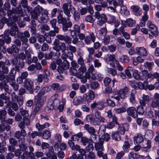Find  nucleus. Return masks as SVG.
<instances>
[{
  "mask_svg": "<svg viewBox=\"0 0 159 159\" xmlns=\"http://www.w3.org/2000/svg\"><path fill=\"white\" fill-rule=\"evenodd\" d=\"M14 14L19 15L21 16H23V10L20 5H18L16 8H13Z\"/></svg>",
  "mask_w": 159,
  "mask_h": 159,
  "instance_id": "54",
  "label": "nucleus"
},
{
  "mask_svg": "<svg viewBox=\"0 0 159 159\" xmlns=\"http://www.w3.org/2000/svg\"><path fill=\"white\" fill-rule=\"evenodd\" d=\"M57 38L61 41H64L65 43L68 44H70L71 43V38L68 35H63L61 34H57Z\"/></svg>",
  "mask_w": 159,
  "mask_h": 159,
  "instance_id": "34",
  "label": "nucleus"
},
{
  "mask_svg": "<svg viewBox=\"0 0 159 159\" xmlns=\"http://www.w3.org/2000/svg\"><path fill=\"white\" fill-rule=\"evenodd\" d=\"M144 139L142 135L140 134H137L134 137V143L135 144H139L142 143Z\"/></svg>",
  "mask_w": 159,
  "mask_h": 159,
  "instance_id": "41",
  "label": "nucleus"
},
{
  "mask_svg": "<svg viewBox=\"0 0 159 159\" xmlns=\"http://www.w3.org/2000/svg\"><path fill=\"white\" fill-rule=\"evenodd\" d=\"M42 8L39 5H37L31 12V17L35 20L38 19V17L42 11Z\"/></svg>",
  "mask_w": 159,
  "mask_h": 159,
  "instance_id": "15",
  "label": "nucleus"
},
{
  "mask_svg": "<svg viewBox=\"0 0 159 159\" xmlns=\"http://www.w3.org/2000/svg\"><path fill=\"white\" fill-rule=\"evenodd\" d=\"M95 18L99 20L97 21V24L99 26H102L107 21V17L106 15L104 14H100L98 11L95 12L94 13Z\"/></svg>",
  "mask_w": 159,
  "mask_h": 159,
  "instance_id": "9",
  "label": "nucleus"
},
{
  "mask_svg": "<svg viewBox=\"0 0 159 159\" xmlns=\"http://www.w3.org/2000/svg\"><path fill=\"white\" fill-rule=\"evenodd\" d=\"M133 69L131 66H129L125 70V72L126 75L128 76L129 78H132V75L131 72H133Z\"/></svg>",
  "mask_w": 159,
  "mask_h": 159,
  "instance_id": "64",
  "label": "nucleus"
},
{
  "mask_svg": "<svg viewBox=\"0 0 159 159\" xmlns=\"http://www.w3.org/2000/svg\"><path fill=\"white\" fill-rule=\"evenodd\" d=\"M111 136L112 139L115 141H120L121 140L120 134L117 131L112 132Z\"/></svg>",
  "mask_w": 159,
  "mask_h": 159,
  "instance_id": "43",
  "label": "nucleus"
},
{
  "mask_svg": "<svg viewBox=\"0 0 159 159\" xmlns=\"http://www.w3.org/2000/svg\"><path fill=\"white\" fill-rule=\"evenodd\" d=\"M126 110L128 116H131L134 119H136L138 117L136 108L135 107L133 106L130 107H128Z\"/></svg>",
  "mask_w": 159,
  "mask_h": 159,
  "instance_id": "20",
  "label": "nucleus"
},
{
  "mask_svg": "<svg viewBox=\"0 0 159 159\" xmlns=\"http://www.w3.org/2000/svg\"><path fill=\"white\" fill-rule=\"evenodd\" d=\"M108 98H107L105 103L106 104V107L110 106L112 107H114L116 106V103L114 101L111 99L110 95H108Z\"/></svg>",
  "mask_w": 159,
  "mask_h": 159,
  "instance_id": "45",
  "label": "nucleus"
},
{
  "mask_svg": "<svg viewBox=\"0 0 159 159\" xmlns=\"http://www.w3.org/2000/svg\"><path fill=\"white\" fill-rule=\"evenodd\" d=\"M73 140L71 139L69 140L68 142V144L69 147L72 150H75L76 149H79V146L77 144L75 145L73 141Z\"/></svg>",
  "mask_w": 159,
  "mask_h": 159,
  "instance_id": "61",
  "label": "nucleus"
},
{
  "mask_svg": "<svg viewBox=\"0 0 159 159\" xmlns=\"http://www.w3.org/2000/svg\"><path fill=\"white\" fill-rule=\"evenodd\" d=\"M139 101L140 104L146 106V104H148L150 101V97L148 95L143 94Z\"/></svg>",
  "mask_w": 159,
  "mask_h": 159,
  "instance_id": "24",
  "label": "nucleus"
},
{
  "mask_svg": "<svg viewBox=\"0 0 159 159\" xmlns=\"http://www.w3.org/2000/svg\"><path fill=\"white\" fill-rule=\"evenodd\" d=\"M86 68L85 67H80L78 70L77 75L78 77H82L84 73L86 71Z\"/></svg>",
  "mask_w": 159,
  "mask_h": 159,
  "instance_id": "60",
  "label": "nucleus"
},
{
  "mask_svg": "<svg viewBox=\"0 0 159 159\" xmlns=\"http://www.w3.org/2000/svg\"><path fill=\"white\" fill-rule=\"evenodd\" d=\"M74 29L70 30L71 34L74 35H78L80 32V27L79 25L75 24L73 26Z\"/></svg>",
  "mask_w": 159,
  "mask_h": 159,
  "instance_id": "47",
  "label": "nucleus"
},
{
  "mask_svg": "<svg viewBox=\"0 0 159 159\" xmlns=\"http://www.w3.org/2000/svg\"><path fill=\"white\" fill-rule=\"evenodd\" d=\"M129 125L127 123L119 124L118 125V131L120 134L124 135L125 134V131H127L129 129Z\"/></svg>",
  "mask_w": 159,
  "mask_h": 159,
  "instance_id": "19",
  "label": "nucleus"
},
{
  "mask_svg": "<svg viewBox=\"0 0 159 159\" xmlns=\"http://www.w3.org/2000/svg\"><path fill=\"white\" fill-rule=\"evenodd\" d=\"M85 102L89 103L90 102L95 98L94 92L91 90H89L88 92V94L84 93L83 95Z\"/></svg>",
  "mask_w": 159,
  "mask_h": 159,
  "instance_id": "13",
  "label": "nucleus"
},
{
  "mask_svg": "<svg viewBox=\"0 0 159 159\" xmlns=\"http://www.w3.org/2000/svg\"><path fill=\"white\" fill-rule=\"evenodd\" d=\"M43 139H48L51 137L50 132L48 130L46 129L42 132H41V135Z\"/></svg>",
  "mask_w": 159,
  "mask_h": 159,
  "instance_id": "56",
  "label": "nucleus"
},
{
  "mask_svg": "<svg viewBox=\"0 0 159 159\" xmlns=\"http://www.w3.org/2000/svg\"><path fill=\"white\" fill-rule=\"evenodd\" d=\"M130 8L132 10L135 16H140L142 14V11L138 6L132 5L131 6Z\"/></svg>",
  "mask_w": 159,
  "mask_h": 159,
  "instance_id": "36",
  "label": "nucleus"
},
{
  "mask_svg": "<svg viewBox=\"0 0 159 159\" xmlns=\"http://www.w3.org/2000/svg\"><path fill=\"white\" fill-rule=\"evenodd\" d=\"M58 23L62 25V29L64 31L68 30L69 28H70L72 25L71 22L67 21L66 18L63 17L61 14H59L57 16Z\"/></svg>",
  "mask_w": 159,
  "mask_h": 159,
  "instance_id": "4",
  "label": "nucleus"
},
{
  "mask_svg": "<svg viewBox=\"0 0 159 159\" xmlns=\"http://www.w3.org/2000/svg\"><path fill=\"white\" fill-rule=\"evenodd\" d=\"M119 59L120 61L123 63H128L129 61V58L126 55H122L119 57Z\"/></svg>",
  "mask_w": 159,
  "mask_h": 159,
  "instance_id": "63",
  "label": "nucleus"
},
{
  "mask_svg": "<svg viewBox=\"0 0 159 159\" xmlns=\"http://www.w3.org/2000/svg\"><path fill=\"white\" fill-rule=\"evenodd\" d=\"M20 131H17L15 133L14 136L16 139H20V137L22 136L24 138L26 135L27 133L24 129H20Z\"/></svg>",
  "mask_w": 159,
  "mask_h": 159,
  "instance_id": "32",
  "label": "nucleus"
},
{
  "mask_svg": "<svg viewBox=\"0 0 159 159\" xmlns=\"http://www.w3.org/2000/svg\"><path fill=\"white\" fill-rule=\"evenodd\" d=\"M14 58L16 59L18 61L17 64H19V62H24L23 60L26 59L25 55L24 52H21L18 54L17 56Z\"/></svg>",
  "mask_w": 159,
  "mask_h": 159,
  "instance_id": "52",
  "label": "nucleus"
},
{
  "mask_svg": "<svg viewBox=\"0 0 159 159\" xmlns=\"http://www.w3.org/2000/svg\"><path fill=\"white\" fill-rule=\"evenodd\" d=\"M153 99L150 105V107L154 109L155 107L159 106V94L155 93L153 97Z\"/></svg>",
  "mask_w": 159,
  "mask_h": 159,
  "instance_id": "21",
  "label": "nucleus"
},
{
  "mask_svg": "<svg viewBox=\"0 0 159 159\" xmlns=\"http://www.w3.org/2000/svg\"><path fill=\"white\" fill-rule=\"evenodd\" d=\"M119 34L123 36L126 40L129 39H130L129 34L125 31V30L123 26H121L119 29Z\"/></svg>",
  "mask_w": 159,
  "mask_h": 159,
  "instance_id": "31",
  "label": "nucleus"
},
{
  "mask_svg": "<svg viewBox=\"0 0 159 159\" xmlns=\"http://www.w3.org/2000/svg\"><path fill=\"white\" fill-rule=\"evenodd\" d=\"M145 106H143L142 105L140 104L136 108V110L137 115H143L145 112V109L144 107Z\"/></svg>",
  "mask_w": 159,
  "mask_h": 159,
  "instance_id": "53",
  "label": "nucleus"
},
{
  "mask_svg": "<svg viewBox=\"0 0 159 159\" xmlns=\"http://www.w3.org/2000/svg\"><path fill=\"white\" fill-rule=\"evenodd\" d=\"M51 87L53 90L55 91L57 93H60L64 91L66 88L65 85L62 84L60 86L58 83H54L52 84Z\"/></svg>",
  "mask_w": 159,
  "mask_h": 159,
  "instance_id": "14",
  "label": "nucleus"
},
{
  "mask_svg": "<svg viewBox=\"0 0 159 159\" xmlns=\"http://www.w3.org/2000/svg\"><path fill=\"white\" fill-rule=\"evenodd\" d=\"M11 41V38L6 35L3 34L0 36V51L4 53L6 52L5 48L4 46L5 43H10Z\"/></svg>",
  "mask_w": 159,
  "mask_h": 159,
  "instance_id": "6",
  "label": "nucleus"
},
{
  "mask_svg": "<svg viewBox=\"0 0 159 159\" xmlns=\"http://www.w3.org/2000/svg\"><path fill=\"white\" fill-rule=\"evenodd\" d=\"M10 84L14 91H17L18 90L19 86L18 84L16 83L15 79L11 80Z\"/></svg>",
  "mask_w": 159,
  "mask_h": 159,
  "instance_id": "62",
  "label": "nucleus"
},
{
  "mask_svg": "<svg viewBox=\"0 0 159 159\" xmlns=\"http://www.w3.org/2000/svg\"><path fill=\"white\" fill-rule=\"evenodd\" d=\"M48 12L46 11L43 12L42 14V16L40 17L38 21L41 23H46L48 19Z\"/></svg>",
  "mask_w": 159,
  "mask_h": 159,
  "instance_id": "37",
  "label": "nucleus"
},
{
  "mask_svg": "<svg viewBox=\"0 0 159 159\" xmlns=\"http://www.w3.org/2000/svg\"><path fill=\"white\" fill-rule=\"evenodd\" d=\"M68 6V4L66 3H63L62 6L63 12L66 16L67 20H68L71 16L70 14L71 12L72 13H73V16L75 20L76 21H79L80 17V13L76 11L75 9L72 5H70L69 6V8Z\"/></svg>",
  "mask_w": 159,
  "mask_h": 159,
  "instance_id": "1",
  "label": "nucleus"
},
{
  "mask_svg": "<svg viewBox=\"0 0 159 159\" xmlns=\"http://www.w3.org/2000/svg\"><path fill=\"white\" fill-rule=\"evenodd\" d=\"M9 71V67L5 63L0 69V80L2 81L6 78V75L4 74H8Z\"/></svg>",
  "mask_w": 159,
  "mask_h": 159,
  "instance_id": "18",
  "label": "nucleus"
},
{
  "mask_svg": "<svg viewBox=\"0 0 159 159\" xmlns=\"http://www.w3.org/2000/svg\"><path fill=\"white\" fill-rule=\"evenodd\" d=\"M50 124L47 122L41 125L39 123H37L35 124V127L39 132H41L45 128H47L50 126Z\"/></svg>",
  "mask_w": 159,
  "mask_h": 159,
  "instance_id": "39",
  "label": "nucleus"
},
{
  "mask_svg": "<svg viewBox=\"0 0 159 159\" xmlns=\"http://www.w3.org/2000/svg\"><path fill=\"white\" fill-rule=\"evenodd\" d=\"M60 40L58 39H55L52 48L56 51H61L62 52H64L66 50V44L64 42H60Z\"/></svg>",
  "mask_w": 159,
  "mask_h": 159,
  "instance_id": "7",
  "label": "nucleus"
},
{
  "mask_svg": "<svg viewBox=\"0 0 159 159\" xmlns=\"http://www.w3.org/2000/svg\"><path fill=\"white\" fill-rule=\"evenodd\" d=\"M146 116L149 118H153L155 117V112H154L152 107L148 108L146 112Z\"/></svg>",
  "mask_w": 159,
  "mask_h": 159,
  "instance_id": "46",
  "label": "nucleus"
},
{
  "mask_svg": "<svg viewBox=\"0 0 159 159\" xmlns=\"http://www.w3.org/2000/svg\"><path fill=\"white\" fill-rule=\"evenodd\" d=\"M144 60V59L140 56L134 57L133 58V64L134 66H136L139 63L143 62Z\"/></svg>",
  "mask_w": 159,
  "mask_h": 159,
  "instance_id": "48",
  "label": "nucleus"
},
{
  "mask_svg": "<svg viewBox=\"0 0 159 159\" xmlns=\"http://www.w3.org/2000/svg\"><path fill=\"white\" fill-rule=\"evenodd\" d=\"M29 117H23L22 120L18 124V127L20 129H24L25 125L28 126L30 124Z\"/></svg>",
  "mask_w": 159,
  "mask_h": 159,
  "instance_id": "27",
  "label": "nucleus"
},
{
  "mask_svg": "<svg viewBox=\"0 0 159 159\" xmlns=\"http://www.w3.org/2000/svg\"><path fill=\"white\" fill-rule=\"evenodd\" d=\"M61 56V59L63 60L62 64L57 68V71L60 73H64L66 74L67 73V70L70 67V63L66 60L67 54L66 52H63Z\"/></svg>",
  "mask_w": 159,
  "mask_h": 159,
  "instance_id": "3",
  "label": "nucleus"
},
{
  "mask_svg": "<svg viewBox=\"0 0 159 159\" xmlns=\"http://www.w3.org/2000/svg\"><path fill=\"white\" fill-rule=\"evenodd\" d=\"M0 99H1L3 101H4L5 103H8L10 102V97L9 95H7L6 93H4L0 95Z\"/></svg>",
  "mask_w": 159,
  "mask_h": 159,
  "instance_id": "50",
  "label": "nucleus"
},
{
  "mask_svg": "<svg viewBox=\"0 0 159 159\" xmlns=\"http://www.w3.org/2000/svg\"><path fill=\"white\" fill-rule=\"evenodd\" d=\"M130 92V89L127 86H125L123 89L119 90L118 93L121 98L125 99L128 97Z\"/></svg>",
  "mask_w": 159,
  "mask_h": 159,
  "instance_id": "17",
  "label": "nucleus"
},
{
  "mask_svg": "<svg viewBox=\"0 0 159 159\" xmlns=\"http://www.w3.org/2000/svg\"><path fill=\"white\" fill-rule=\"evenodd\" d=\"M49 104L52 106H53L54 108L55 107H57L59 106L60 103V101L56 97V95L52 96L50 98L49 101Z\"/></svg>",
  "mask_w": 159,
  "mask_h": 159,
  "instance_id": "30",
  "label": "nucleus"
},
{
  "mask_svg": "<svg viewBox=\"0 0 159 159\" xmlns=\"http://www.w3.org/2000/svg\"><path fill=\"white\" fill-rule=\"evenodd\" d=\"M131 143H132V141L130 139L129 142L128 140L125 141L122 147L123 151L125 152H128L131 146Z\"/></svg>",
  "mask_w": 159,
  "mask_h": 159,
  "instance_id": "42",
  "label": "nucleus"
},
{
  "mask_svg": "<svg viewBox=\"0 0 159 159\" xmlns=\"http://www.w3.org/2000/svg\"><path fill=\"white\" fill-rule=\"evenodd\" d=\"M140 80H143L148 79L149 78L150 74L148 71L144 70H142L140 72Z\"/></svg>",
  "mask_w": 159,
  "mask_h": 159,
  "instance_id": "44",
  "label": "nucleus"
},
{
  "mask_svg": "<svg viewBox=\"0 0 159 159\" xmlns=\"http://www.w3.org/2000/svg\"><path fill=\"white\" fill-rule=\"evenodd\" d=\"M106 107L105 103L102 100H100L97 102H94L90 105L91 109H96L98 110H102Z\"/></svg>",
  "mask_w": 159,
  "mask_h": 159,
  "instance_id": "12",
  "label": "nucleus"
},
{
  "mask_svg": "<svg viewBox=\"0 0 159 159\" xmlns=\"http://www.w3.org/2000/svg\"><path fill=\"white\" fill-rule=\"evenodd\" d=\"M137 91L135 89H132L128 95V99L130 102L132 104L136 102L135 95Z\"/></svg>",
  "mask_w": 159,
  "mask_h": 159,
  "instance_id": "35",
  "label": "nucleus"
},
{
  "mask_svg": "<svg viewBox=\"0 0 159 159\" xmlns=\"http://www.w3.org/2000/svg\"><path fill=\"white\" fill-rule=\"evenodd\" d=\"M137 54L140 55L146 56L148 55V52L145 48L143 47H137L136 48Z\"/></svg>",
  "mask_w": 159,
  "mask_h": 159,
  "instance_id": "40",
  "label": "nucleus"
},
{
  "mask_svg": "<svg viewBox=\"0 0 159 159\" xmlns=\"http://www.w3.org/2000/svg\"><path fill=\"white\" fill-rule=\"evenodd\" d=\"M147 25L148 27V30L154 36L157 37L158 35L159 32L157 26L152 24L151 21L148 20Z\"/></svg>",
  "mask_w": 159,
  "mask_h": 159,
  "instance_id": "11",
  "label": "nucleus"
},
{
  "mask_svg": "<svg viewBox=\"0 0 159 159\" xmlns=\"http://www.w3.org/2000/svg\"><path fill=\"white\" fill-rule=\"evenodd\" d=\"M19 48L16 45L13 44L11 46L8 48L6 51L9 54H13L18 53L19 52Z\"/></svg>",
  "mask_w": 159,
  "mask_h": 159,
  "instance_id": "33",
  "label": "nucleus"
},
{
  "mask_svg": "<svg viewBox=\"0 0 159 159\" xmlns=\"http://www.w3.org/2000/svg\"><path fill=\"white\" fill-rule=\"evenodd\" d=\"M81 141L84 145H86L89 143H93V141L90 139H89L86 137H82L81 138Z\"/></svg>",
  "mask_w": 159,
  "mask_h": 159,
  "instance_id": "57",
  "label": "nucleus"
},
{
  "mask_svg": "<svg viewBox=\"0 0 159 159\" xmlns=\"http://www.w3.org/2000/svg\"><path fill=\"white\" fill-rule=\"evenodd\" d=\"M20 140L22 141L21 143L19 145V149H17L15 151H16V154L17 156L19 155L20 152H26L28 148L27 145L25 143H24L25 142V139L21 138L20 139Z\"/></svg>",
  "mask_w": 159,
  "mask_h": 159,
  "instance_id": "16",
  "label": "nucleus"
},
{
  "mask_svg": "<svg viewBox=\"0 0 159 159\" xmlns=\"http://www.w3.org/2000/svg\"><path fill=\"white\" fill-rule=\"evenodd\" d=\"M11 62L13 65H15V67L11 68L9 73L8 77L9 78L10 80L15 79V76L16 72H19L20 71V68L22 69L25 66V62L22 61L17 64V61L16 58H13L11 60Z\"/></svg>",
  "mask_w": 159,
  "mask_h": 159,
  "instance_id": "2",
  "label": "nucleus"
},
{
  "mask_svg": "<svg viewBox=\"0 0 159 159\" xmlns=\"http://www.w3.org/2000/svg\"><path fill=\"white\" fill-rule=\"evenodd\" d=\"M46 88H48V87L46 86L43 87L40 90L37 95L35 96V100L44 102L43 99L42 97L45 94Z\"/></svg>",
  "mask_w": 159,
  "mask_h": 159,
  "instance_id": "25",
  "label": "nucleus"
},
{
  "mask_svg": "<svg viewBox=\"0 0 159 159\" xmlns=\"http://www.w3.org/2000/svg\"><path fill=\"white\" fill-rule=\"evenodd\" d=\"M11 129L10 125L6 124L5 120L1 121L0 124V131L2 132L6 130L8 131Z\"/></svg>",
  "mask_w": 159,
  "mask_h": 159,
  "instance_id": "38",
  "label": "nucleus"
},
{
  "mask_svg": "<svg viewBox=\"0 0 159 159\" xmlns=\"http://www.w3.org/2000/svg\"><path fill=\"white\" fill-rule=\"evenodd\" d=\"M0 89L1 90L3 89L7 93L9 94L10 93L8 86L5 81H2L0 82Z\"/></svg>",
  "mask_w": 159,
  "mask_h": 159,
  "instance_id": "49",
  "label": "nucleus"
},
{
  "mask_svg": "<svg viewBox=\"0 0 159 159\" xmlns=\"http://www.w3.org/2000/svg\"><path fill=\"white\" fill-rule=\"evenodd\" d=\"M107 30L106 27L103 28L99 30L97 34V37L100 40H103L106 36Z\"/></svg>",
  "mask_w": 159,
  "mask_h": 159,
  "instance_id": "29",
  "label": "nucleus"
},
{
  "mask_svg": "<svg viewBox=\"0 0 159 159\" xmlns=\"http://www.w3.org/2000/svg\"><path fill=\"white\" fill-rule=\"evenodd\" d=\"M84 98L81 96L76 97L74 99L73 103L74 105H78L82 104L84 102Z\"/></svg>",
  "mask_w": 159,
  "mask_h": 159,
  "instance_id": "51",
  "label": "nucleus"
},
{
  "mask_svg": "<svg viewBox=\"0 0 159 159\" xmlns=\"http://www.w3.org/2000/svg\"><path fill=\"white\" fill-rule=\"evenodd\" d=\"M96 39V37L93 32H91L89 33V35L86 36V38L84 39V42L86 44L89 45L92 42H94Z\"/></svg>",
  "mask_w": 159,
  "mask_h": 159,
  "instance_id": "26",
  "label": "nucleus"
},
{
  "mask_svg": "<svg viewBox=\"0 0 159 159\" xmlns=\"http://www.w3.org/2000/svg\"><path fill=\"white\" fill-rule=\"evenodd\" d=\"M30 35L28 31L25 30L23 32H17V38L20 39L23 43L25 44L28 42V38H29Z\"/></svg>",
  "mask_w": 159,
  "mask_h": 159,
  "instance_id": "10",
  "label": "nucleus"
},
{
  "mask_svg": "<svg viewBox=\"0 0 159 159\" xmlns=\"http://www.w3.org/2000/svg\"><path fill=\"white\" fill-rule=\"evenodd\" d=\"M24 88L28 91L30 94H32L34 92V82L30 78L25 79L23 83Z\"/></svg>",
  "mask_w": 159,
  "mask_h": 159,
  "instance_id": "8",
  "label": "nucleus"
},
{
  "mask_svg": "<svg viewBox=\"0 0 159 159\" xmlns=\"http://www.w3.org/2000/svg\"><path fill=\"white\" fill-rule=\"evenodd\" d=\"M7 25L11 27L10 30H6L4 32V35L9 37L10 34L11 36H15L16 35V32H18V28L16 24L12 23L11 21L7 22Z\"/></svg>",
  "mask_w": 159,
  "mask_h": 159,
  "instance_id": "5",
  "label": "nucleus"
},
{
  "mask_svg": "<svg viewBox=\"0 0 159 159\" xmlns=\"http://www.w3.org/2000/svg\"><path fill=\"white\" fill-rule=\"evenodd\" d=\"M84 129L89 133L93 134L95 133V129L92 127H90L89 124H85L84 126Z\"/></svg>",
  "mask_w": 159,
  "mask_h": 159,
  "instance_id": "59",
  "label": "nucleus"
},
{
  "mask_svg": "<svg viewBox=\"0 0 159 159\" xmlns=\"http://www.w3.org/2000/svg\"><path fill=\"white\" fill-rule=\"evenodd\" d=\"M45 74H40L38 75L37 78L36 80L39 83H42L43 80L44 82L47 83L48 82V75L47 73H49V71L48 70H46L44 71Z\"/></svg>",
  "mask_w": 159,
  "mask_h": 159,
  "instance_id": "22",
  "label": "nucleus"
},
{
  "mask_svg": "<svg viewBox=\"0 0 159 159\" xmlns=\"http://www.w3.org/2000/svg\"><path fill=\"white\" fill-rule=\"evenodd\" d=\"M94 118V125H99L101 123H104L106 122V120L104 117Z\"/></svg>",
  "mask_w": 159,
  "mask_h": 159,
  "instance_id": "55",
  "label": "nucleus"
},
{
  "mask_svg": "<svg viewBox=\"0 0 159 159\" xmlns=\"http://www.w3.org/2000/svg\"><path fill=\"white\" fill-rule=\"evenodd\" d=\"M57 23V20L56 19H53L50 21V23L52 27L54 29V30L57 34L59 32V28L58 26L56 25Z\"/></svg>",
  "mask_w": 159,
  "mask_h": 159,
  "instance_id": "58",
  "label": "nucleus"
},
{
  "mask_svg": "<svg viewBox=\"0 0 159 159\" xmlns=\"http://www.w3.org/2000/svg\"><path fill=\"white\" fill-rule=\"evenodd\" d=\"M34 104L35 106L34 109L33 114L35 115L41 109L44 103V102H42L34 100Z\"/></svg>",
  "mask_w": 159,
  "mask_h": 159,
  "instance_id": "28",
  "label": "nucleus"
},
{
  "mask_svg": "<svg viewBox=\"0 0 159 159\" xmlns=\"http://www.w3.org/2000/svg\"><path fill=\"white\" fill-rule=\"evenodd\" d=\"M75 150L78 151L80 154H78V156H77L75 153H73L71 156L70 157L69 159H71V158H74L75 159H78L80 157H83V158L84 159V156L85 155L86 153V151L85 150L82 148H80V147L79 146V149H76Z\"/></svg>",
  "mask_w": 159,
  "mask_h": 159,
  "instance_id": "23",
  "label": "nucleus"
}]
</instances>
